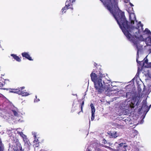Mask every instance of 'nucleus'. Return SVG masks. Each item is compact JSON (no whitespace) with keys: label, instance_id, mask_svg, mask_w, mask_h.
<instances>
[{"label":"nucleus","instance_id":"f257e3e1","mask_svg":"<svg viewBox=\"0 0 151 151\" xmlns=\"http://www.w3.org/2000/svg\"><path fill=\"white\" fill-rule=\"evenodd\" d=\"M119 17H115V20L122 30L124 34L130 41L132 42L135 45L137 50V55L139 57V52L142 49V45H139L140 41L144 40L142 35L139 37L140 26L142 30H143V25L139 22L137 24V26H131L129 22L126 19L124 13Z\"/></svg>","mask_w":151,"mask_h":151},{"label":"nucleus","instance_id":"f03ea898","mask_svg":"<svg viewBox=\"0 0 151 151\" xmlns=\"http://www.w3.org/2000/svg\"><path fill=\"white\" fill-rule=\"evenodd\" d=\"M102 74L101 73L98 76H98L94 73H92L91 74V79L94 82L96 91L99 93H101L105 91L109 92L112 91V89H111L112 87H110L109 84L107 83L105 84L104 81L102 79Z\"/></svg>","mask_w":151,"mask_h":151},{"label":"nucleus","instance_id":"7ed1b4c3","mask_svg":"<svg viewBox=\"0 0 151 151\" xmlns=\"http://www.w3.org/2000/svg\"><path fill=\"white\" fill-rule=\"evenodd\" d=\"M113 16V0H100Z\"/></svg>","mask_w":151,"mask_h":151},{"label":"nucleus","instance_id":"20e7f679","mask_svg":"<svg viewBox=\"0 0 151 151\" xmlns=\"http://www.w3.org/2000/svg\"><path fill=\"white\" fill-rule=\"evenodd\" d=\"M124 12H122L118 6V0H114V18L115 19L116 16L119 17Z\"/></svg>","mask_w":151,"mask_h":151},{"label":"nucleus","instance_id":"39448f33","mask_svg":"<svg viewBox=\"0 0 151 151\" xmlns=\"http://www.w3.org/2000/svg\"><path fill=\"white\" fill-rule=\"evenodd\" d=\"M24 88V87H22L18 88L17 89H11V90L10 91V92L17 93L19 95H22V96H27L29 95L30 94L22 91Z\"/></svg>","mask_w":151,"mask_h":151},{"label":"nucleus","instance_id":"423d86ee","mask_svg":"<svg viewBox=\"0 0 151 151\" xmlns=\"http://www.w3.org/2000/svg\"><path fill=\"white\" fill-rule=\"evenodd\" d=\"M75 0H67L65 3V6L63 7L61 10L62 14L65 12L67 9L71 8L72 3L75 2Z\"/></svg>","mask_w":151,"mask_h":151},{"label":"nucleus","instance_id":"0eeeda50","mask_svg":"<svg viewBox=\"0 0 151 151\" xmlns=\"http://www.w3.org/2000/svg\"><path fill=\"white\" fill-rule=\"evenodd\" d=\"M125 143H121L118 144L116 142H115L114 145L116 147V148L118 150H122L123 151H127V146L126 145H124L125 144Z\"/></svg>","mask_w":151,"mask_h":151},{"label":"nucleus","instance_id":"6e6552de","mask_svg":"<svg viewBox=\"0 0 151 151\" xmlns=\"http://www.w3.org/2000/svg\"><path fill=\"white\" fill-rule=\"evenodd\" d=\"M140 102L139 101V99L136 97H133L131 101V104L130 106L132 108H134L135 106H138Z\"/></svg>","mask_w":151,"mask_h":151},{"label":"nucleus","instance_id":"1a4fd4ad","mask_svg":"<svg viewBox=\"0 0 151 151\" xmlns=\"http://www.w3.org/2000/svg\"><path fill=\"white\" fill-rule=\"evenodd\" d=\"M143 102H144L142 105L143 106V110L144 111V112L145 114H147V113L149 111L150 108L151 107V105L148 107L147 105V103L146 101H143Z\"/></svg>","mask_w":151,"mask_h":151},{"label":"nucleus","instance_id":"9d476101","mask_svg":"<svg viewBox=\"0 0 151 151\" xmlns=\"http://www.w3.org/2000/svg\"><path fill=\"white\" fill-rule=\"evenodd\" d=\"M21 137L23 138V141L24 143V145L28 146L29 144V139L27 138V136L24 134H22Z\"/></svg>","mask_w":151,"mask_h":151},{"label":"nucleus","instance_id":"9b49d317","mask_svg":"<svg viewBox=\"0 0 151 151\" xmlns=\"http://www.w3.org/2000/svg\"><path fill=\"white\" fill-rule=\"evenodd\" d=\"M90 106L91 108L92 114L91 120V121H93L95 117L94 113L95 111V109L94 108V107L93 106V104H91Z\"/></svg>","mask_w":151,"mask_h":151},{"label":"nucleus","instance_id":"f8f14e48","mask_svg":"<svg viewBox=\"0 0 151 151\" xmlns=\"http://www.w3.org/2000/svg\"><path fill=\"white\" fill-rule=\"evenodd\" d=\"M22 55L23 57H25L30 60H32V58L30 57L28 52H23L22 53Z\"/></svg>","mask_w":151,"mask_h":151},{"label":"nucleus","instance_id":"ddd939ff","mask_svg":"<svg viewBox=\"0 0 151 151\" xmlns=\"http://www.w3.org/2000/svg\"><path fill=\"white\" fill-rule=\"evenodd\" d=\"M16 147L17 148L16 149V151H22V147L21 144L19 142H17L16 144Z\"/></svg>","mask_w":151,"mask_h":151},{"label":"nucleus","instance_id":"4468645a","mask_svg":"<svg viewBox=\"0 0 151 151\" xmlns=\"http://www.w3.org/2000/svg\"><path fill=\"white\" fill-rule=\"evenodd\" d=\"M146 43L148 45H151V36H149L146 39Z\"/></svg>","mask_w":151,"mask_h":151},{"label":"nucleus","instance_id":"2eb2a0df","mask_svg":"<svg viewBox=\"0 0 151 151\" xmlns=\"http://www.w3.org/2000/svg\"><path fill=\"white\" fill-rule=\"evenodd\" d=\"M11 56H12L14 59L17 61L20 62L21 61V59L20 58L16 55L12 54L11 55Z\"/></svg>","mask_w":151,"mask_h":151},{"label":"nucleus","instance_id":"dca6fc26","mask_svg":"<svg viewBox=\"0 0 151 151\" xmlns=\"http://www.w3.org/2000/svg\"><path fill=\"white\" fill-rule=\"evenodd\" d=\"M137 63H139V65H141L142 67H146V65H145L144 63H143V61H139L137 59Z\"/></svg>","mask_w":151,"mask_h":151},{"label":"nucleus","instance_id":"f3484780","mask_svg":"<svg viewBox=\"0 0 151 151\" xmlns=\"http://www.w3.org/2000/svg\"><path fill=\"white\" fill-rule=\"evenodd\" d=\"M129 19H130V21L131 22V23L132 24H134V22L135 20L136 21V22H137V21L136 20V18L134 16V18L133 19H131V16H130Z\"/></svg>","mask_w":151,"mask_h":151},{"label":"nucleus","instance_id":"a211bd4d","mask_svg":"<svg viewBox=\"0 0 151 151\" xmlns=\"http://www.w3.org/2000/svg\"><path fill=\"white\" fill-rule=\"evenodd\" d=\"M132 96V93L131 92H127L126 95V97L128 99H130Z\"/></svg>","mask_w":151,"mask_h":151},{"label":"nucleus","instance_id":"6ab92c4d","mask_svg":"<svg viewBox=\"0 0 151 151\" xmlns=\"http://www.w3.org/2000/svg\"><path fill=\"white\" fill-rule=\"evenodd\" d=\"M32 135H33V137H35V140L34 141V143H35L36 142H38V140L37 139V138L36 137V133L35 132H32Z\"/></svg>","mask_w":151,"mask_h":151},{"label":"nucleus","instance_id":"aec40b11","mask_svg":"<svg viewBox=\"0 0 151 151\" xmlns=\"http://www.w3.org/2000/svg\"><path fill=\"white\" fill-rule=\"evenodd\" d=\"M17 133L20 135L21 136H22V134H24L22 132V130L20 128H17Z\"/></svg>","mask_w":151,"mask_h":151},{"label":"nucleus","instance_id":"412c9836","mask_svg":"<svg viewBox=\"0 0 151 151\" xmlns=\"http://www.w3.org/2000/svg\"><path fill=\"white\" fill-rule=\"evenodd\" d=\"M3 145L2 144L1 139H0V151H3Z\"/></svg>","mask_w":151,"mask_h":151},{"label":"nucleus","instance_id":"4be33fe9","mask_svg":"<svg viewBox=\"0 0 151 151\" xmlns=\"http://www.w3.org/2000/svg\"><path fill=\"white\" fill-rule=\"evenodd\" d=\"M144 32H145L146 33L148 34H151V32L150 30L147 28H146L145 30L144 31Z\"/></svg>","mask_w":151,"mask_h":151},{"label":"nucleus","instance_id":"5701e85b","mask_svg":"<svg viewBox=\"0 0 151 151\" xmlns=\"http://www.w3.org/2000/svg\"><path fill=\"white\" fill-rule=\"evenodd\" d=\"M108 134L109 135V136H110V137H113V133L110 132L108 131L107 132Z\"/></svg>","mask_w":151,"mask_h":151},{"label":"nucleus","instance_id":"b1692460","mask_svg":"<svg viewBox=\"0 0 151 151\" xmlns=\"http://www.w3.org/2000/svg\"><path fill=\"white\" fill-rule=\"evenodd\" d=\"M13 112L14 115L15 116H18V113L17 111L15 110H13Z\"/></svg>","mask_w":151,"mask_h":151},{"label":"nucleus","instance_id":"393cba45","mask_svg":"<svg viewBox=\"0 0 151 151\" xmlns=\"http://www.w3.org/2000/svg\"><path fill=\"white\" fill-rule=\"evenodd\" d=\"M84 104V101H83L82 102L81 104V110L82 111H83L82 109H83V106Z\"/></svg>","mask_w":151,"mask_h":151},{"label":"nucleus","instance_id":"a878e982","mask_svg":"<svg viewBox=\"0 0 151 151\" xmlns=\"http://www.w3.org/2000/svg\"><path fill=\"white\" fill-rule=\"evenodd\" d=\"M148 61V60L147 59L145 60L144 61H143V63H144V65H145V63H146L147 64Z\"/></svg>","mask_w":151,"mask_h":151},{"label":"nucleus","instance_id":"bb28decb","mask_svg":"<svg viewBox=\"0 0 151 151\" xmlns=\"http://www.w3.org/2000/svg\"><path fill=\"white\" fill-rule=\"evenodd\" d=\"M36 143L35 144H34V146L35 147H37L39 146V144L38 143H37V142H36Z\"/></svg>","mask_w":151,"mask_h":151},{"label":"nucleus","instance_id":"cd10ccee","mask_svg":"<svg viewBox=\"0 0 151 151\" xmlns=\"http://www.w3.org/2000/svg\"><path fill=\"white\" fill-rule=\"evenodd\" d=\"M130 0H124V2L125 3H128L129 2Z\"/></svg>","mask_w":151,"mask_h":151},{"label":"nucleus","instance_id":"c85d7f7f","mask_svg":"<svg viewBox=\"0 0 151 151\" xmlns=\"http://www.w3.org/2000/svg\"><path fill=\"white\" fill-rule=\"evenodd\" d=\"M117 133V132H115L114 133V138H116V137L117 136H118V135L116 136V134Z\"/></svg>","mask_w":151,"mask_h":151},{"label":"nucleus","instance_id":"c756f323","mask_svg":"<svg viewBox=\"0 0 151 151\" xmlns=\"http://www.w3.org/2000/svg\"><path fill=\"white\" fill-rule=\"evenodd\" d=\"M142 108H143L142 106L141 107L139 108V112L141 111V110H142Z\"/></svg>","mask_w":151,"mask_h":151},{"label":"nucleus","instance_id":"7c9ffc66","mask_svg":"<svg viewBox=\"0 0 151 151\" xmlns=\"http://www.w3.org/2000/svg\"><path fill=\"white\" fill-rule=\"evenodd\" d=\"M7 81H9V80L8 79H6L4 80V83H6Z\"/></svg>","mask_w":151,"mask_h":151},{"label":"nucleus","instance_id":"2f4dec72","mask_svg":"<svg viewBox=\"0 0 151 151\" xmlns=\"http://www.w3.org/2000/svg\"><path fill=\"white\" fill-rule=\"evenodd\" d=\"M106 147L108 149H109V150L112 149L110 147H108V146Z\"/></svg>","mask_w":151,"mask_h":151},{"label":"nucleus","instance_id":"473e14b6","mask_svg":"<svg viewBox=\"0 0 151 151\" xmlns=\"http://www.w3.org/2000/svg\"><path fill=\"white\" fill-rule=\"evenodd\" d=\"M39 99H37V100H36V99H35L34 100V102H37V101H39Z\"/></svg>","mask_w":151,"mask_h":151},{"label":"nucleus","instance_id":"72a5a7b5","mask_svg":"<svg viewBox=\"0 0 151 151\" xmlns=\"http://www.w3.org/2000/svg\"><path fill=\"white\" fill-rule=\"evenodd\" d=\"M86 151H91V150H90L88 148L86 149Z\"/></svg>","mask_w":151,"mask_h":151},{"label":"nucleus","instance_id":"f704fd0d","mask_svg":"<svg viewBox=\"0 0 151 151\" xmlns=\"http://www.w3.org/2000/svg\"><path fill=\"white\" fill-rule=\"evenodd\" d=\"M4 84H2L1 83H0V87L2 86Z\"/></svg>","mask_w":151,"mask_h":151},{"label":"nucleus","instance_id":"c9c22d12","mask_svg":"<svg viewBox=\"0 0 151 151\" xmlns=\"http://www.w3.org/2000/svg\"><path fill=\"white\" fill-rule=\"evenodd\" d=\"M129 4L130 5L132 6H134V5L132 4L131 3V2H129Z\"/></svg>","mask_w":151,"mask_h":151},{"label":"nucleus","instance_id":"e433bc0d","mask_svg":"<svg viewBox=\"0 0 151 151\" xmlns=\"http://www.w3.org/2000/svg\"><path fill=\"white\" fill-rule=\"evenodd\" d=\"M103 141L104 143H105V142H106V141L104 139L103 140Z\"/></svg>","mask_w":151,"mask_h":151},{"label":"nucleus","instance_id":"4c0bfd02","mask_svg":"<svg viewBox=\"0 0 151 151\" xmlns=\"http://www.w3.org/2000/svg\"><path fill=\"white\" fill-rule=\"evenodd\" d=\"M96 63H94V65L96 66Z\"/></svg>","mask_w":151,"mask_h":151},{"label":"nucleus","instance_id":"58836bf2","mask_svg":"<svg viewBox=\"0 0 151 151\" xmlns=\"http://www.w3.org/2000/svg\"><path fill=\"white\" fill-rule=\"evenodd\" d=\"M89 123H90V121H89Z\"/></svg>","mask_w":151,"mask_h":151},{"label":"nucleus","instance_id":"ea45409f","mask_svg":"<svg viewBox=\"0 0 151 151\" xmlns=\"http://www.w3.org/2000/svg\"><path fill=\"white\" fill-rule=\"evenodd\" d=\"M36 98L37 99V96H36Z\"/></svg>","mask_w":151,"mask_h":151},{"label":"nucleus","instance_id":"a19ab883","mask_svg":"<svg viewBox=\"0 0 151 151\" xmlns=\"http://www.w3.org/2000/svg\"><path fill=\"white\" fill-rule=\"evenodd\" d=\"M40 151H43L42 150H41Z\"/></svg>","mask_w":151,"mask_h":151}]
</instances>
